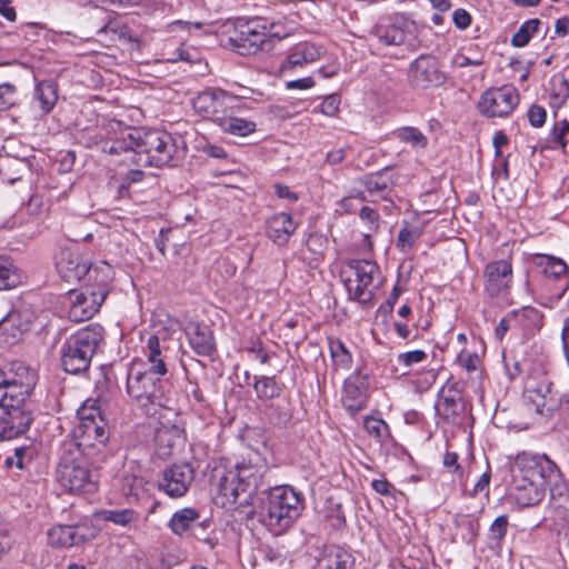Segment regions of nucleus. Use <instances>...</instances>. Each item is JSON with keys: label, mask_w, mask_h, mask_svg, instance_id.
<instances>
[{"label": "nucleus", "mask_w": 569, "mask_h": 569, "mask_svg": "<svg viewBox=\"0 0 569 569\" xmlns=\"http://www.w3.org/2000/svg\"><path fill=\"white\" fill-rule=\"evenodd\" d=\"M102 449L66 442L56 471L59 485L71 493L94 492L98 488L96 465Z\"/></svg>", "instance_id": "nucleus-1"}, {"label": "nucleus", "mask_w": 569, "mask_h": 569, "mask_svg": "<svg viewBox=\"0 0 569 569\" xmlns=\"http://www.w3.org/2000/svg\"><path fill=\"white\" fill-rule=\"evenodd\" d=\"M128 160L139 166L161 168L176 166L182 157L176 139L166 131L129 128L127 130Z\"/></svg>", "instance_id": "nucleus-2"}, {"label": "nucleus", "mask_w": 569, "mask_h": 569, "mask_svg": "<svg viewBox=\"0 0 569 569\" xmlns=\"http://www.w3.org/2000/svg\"><path fill=\"white\" fill-rule=\"evenodd\" d=\"M261 477L249 466H237L236 469L230 470L214 469L212 479L216 503L222 508L250 505L261 485Z\"/></svg>", "instance_id": "nucleus-3"}, {"label": "nucleus", "mask_w": 569, "mask_h": 569, "mask_svg": "<svg viewBox=\"0 0 569 569\" xmlns=\"http://www.w3.org/2000/svg\"><path fill=\"white\" fill-rule=\"evenodd\" d=\"M303 506V497L292 487H274L269 490L259 518L269 530L279 533L288 529L299 518Z\"/></svg>", "instance_id": "nucleus-4"}, {"label": "nucleus", "mask_w": 569, "mask_h": 569, "mask_svg": "<svg viewBox=\"0 0 569 569\" xmlns=\"http://www.w3.org/2000/svg\"><path fill=\"white\" fill-rule=\"evenodd\" d=\"M103 338L104 329L99 323H91L71 335L60 350L62 369L71 375L87 371Z\"/></svg>", "instance_id": "nucleus-5"}, {"label": "nucleus", "mask_w": 569, "mask_h": 569, "mask_svg": "<svg viewBox=\"0 0 569 569\" xmlns=\"http://www.w3.org/2000/svg\"><path fill=\"white\" fill-rule=\"evenodd\" d=\"M151 370L132 366L127 376V393L147 416H153L159 408L167 407L168 382Z\"/></svg>", "instance_id": "nucleus-6"}, {"label": "nucleus", "mask_w": 569, "mask_h": 569, "mask_svg": "<svg viewBox=\"0 0 569 569\" xmlns=\"http://www.w3.org/2000/svg\"><path fill=\"white\" fill-rule=\"evenodd\" d=\"M102 277L96 286L87 284L80 291L69 292L70 307L68 317L73 322H81L92 318L100 309L108 295V284L111 281V267L101 263Z\"/></svg>", "instance_id": "nucleus-7"}, {"label": "nucleus", "mask_w": 569, "mask_h": 569, "mask_svg": "<svg viewBox=\"0 0 569 569\" xmlns=\"http://www.w3.org/2000/svg\"><path fill=\"white\" fill-rule=\"evenodd\" d=\"M99 400L88 399L77 410L78 423L73 429L74 440L80 446L104 448L109 432L101 417Z\"/></svg>", "instance_id": "nucleus-8"}, {"label": "nucleus", "mask_w": 569, "mask_h": 569, "mask_svg": "<svg viewBox=\"0 0 569 569\" xmlns=\"http://www.w3.org/2000/svg\"><path fill=\"white\" fill-rule=\"evenodd\" d=\"M32 406L29 398L1 393L0 439L10 440L24 433L32 421Z\"/></svg>", "instance_id": "nucleus-9"}, {"label": "nucleus", "mask_w": 569, "mask_h": 569, "mask_svg": "<svg viewBox=\"0 0 569 569\" xmlns=\"http://www.w3.org/2000/svg\"><path fill=\"white\" fill-rule=\"evenodd\" d=\"M512 481H549L557 483L560 471L546 455L518 453L510 462Z\"/></svg>", "instance_id": "nucleus-10"}, {"label": "nucleus", "mask_w": 569, "mask_h": 569, "mask_svg": "<svg viewBox=\"0 0 569 569\" xmlns=\"http://www.w3.org/2000/svg\"><path fill=\"white\" fill-rule=\"evenodd\" d=\"M345 274L349 298L363 305L369 303L373 297V281L380 274L377 263L370 260H350Z\"/></svg>", "instance_id": "nucleus-11"}, {"label": "nucleus", "mask_w": 569, "mask_h": 569, "mask_svg": "<svg viewBox=\"0 0 569 569\" xmlns=\"http://www.w3.org/2000/svg\"><path fill=\"white\" fill-rule=\"evenodd\" d=\"M233 26L229 41L240 54H254L267 47L266 18H238Z\"/></svg>", "instance_id": "nucleus-12"}, {"label": "nucleus", "mask_w": 569, "mask_h": 569, "mask_svg": "<svg viewBox=\"0 0 569 569\" xmlns=\"http://www.w3.org/2000/svg\"><path fill=\"white\" fill-rule=\"evenodd\" d=\"M241 100L221 89L202 91L193 100L194 111L220 126L231 111H239Z\"/></svg>", "instance_id": "nucleus-13"}, {"label": "nucleus", "mask_w": 569, "mask_h": 569, "mask_svg": "<svg viewBox=\"0 0 569 569\" xmlns=\"http://www.w3.org/2000/svg\"><path fill=\"white\" fill-rule=\"evenodd\" d=\"M519 101L517 89L513 86L505 84L485 90L477 107L480 114L486 118H506L513 112Z\"/></svg>", "instance_id": "nucleus-14"}, {"label": "nucleus", "mask_w": 569, "mask_h": 569, "mask_svg": "<svg viewBox=\"0 0 569 569\" xmlns=\"http://www.w3.org/2000/svg\"><path fill=\"white\" fill-rule=\"evenodd\" d=\"M57 271L67 282H78L88 278L96 283L102 277L101 264L92 268L88 259L71 248L61 249L56 262Z\"/></svg>", "instance_id": "nucleus-15"}, {"label": "nucleus", "mask_w": 569, "mask_h": 569, "mask_svg": "<svg viewBox=\"0 0 569 569\" xmlns=\"http://www.w3.org/2000/svg\"><path fill=\"white\" fill-rule=\"evenodd\" d=\"M437 416L447 425H458L462 420L463 402L462 390L458 381L449 378L445 386L439 390L435 403Z\"/></svg>", "instance_id": "nucleus-16"}, {"label": "nucleus", "mask_w": 569, "mask_h": 569, "mask_svg": "<svg viewBox=\"0 0 569 569\" xmlns=\"http://www.w3.org/2000/svg\"><path fill=\"white\" fill-rule=\"evenodd\" d=\"M37 383V375L22 362H13L8 371L0 369V393L29 398Z\"/></svg>", "instance_id": "nucleus-17"}, {"label": "nucleus", "mask_w": 569, "mask_h": 569, "mask_svg": "<svg viewBox=\"0 0 569 569\" xmlns=\"http://www.w3.org/2000/svg\"><path fill=\"white\" fill-rule=\"evenodd\" d=\"M119 121H109L106 127L87 134V147L98 148L108 154L127 152V130Z\"/></svg>", "instance_id": "nucleus-18"}, {"label": "nucleus", "mask_w": 569, "mask_h": 569, "mask_svg": "<svg viewBox=\"0 0 569 569\" xmlns=\"http://www.w3.org/2000/svg\"><path fill=\"white\" fill-rule=\"evenodd\" d=\"M409 82L417 89L441 86L446 76L440 71L439 61L429 54H420L409 67Z\"/></svg>", "instance_id": "nucleus-19"}, {"label": "nucleus", "mask_w": 569, "mask_h": 569, "mask_svg": "<svg viewBox=\"0 0 569 569\" xmlns=\"http://www.w3.org/2000/svg\"><path fill=\"white\" fill-rule=\"evenodd\" d=\"M253 389L261 400L277 399L276 403L272 402L269 406L270 415L276 416L277 422H287L290 419V410L287 407L288 399L281 397L282 387L276 381L274 377L261 376L254 378Z\"/></svg>", "instance_id": "nucleus-20"}, {"label": "nucleus", "mask_w": 569, "mask_h": 569, "mask_svg": "<svg viewBox=\"0 0 569 569\" xmlns=\"http://www.w3.org/2000/svg\"><path fill=\"white\" fill-rule=\"evenodd\" d=\"M194 479V470L190 463L172 465L164 469L158 488L172 498L187 493Z\"/></svg>", "instance_id": "nucleus-21"}, {"label": "nucleus", "mask_w": 569, "mask_h": 569, "mask_svg": "<svg viewBox=\"0 0 569 569\" xmlns=\"http://www.w3.org/2000/svg\"><path fill=\"white\" fill-rule=\"evenodd\" d=\"M485 290L490 297L506 296L512 284V264L510 259L489 262L485 270Z\"/></svg>", "instance_id": "nucleus-22"}, {"label": "nucleus", "mask_w": 569, "mask_h": 569, "mask_svg": "<svg viewBox=\"0 0 569 569\" xmlns=\"http://www.w3.org/2000/svg\"><path fill=\"white\" fill-rule=\"evenodd\" d=\"M370 376L362 369H357L345 381L343 405L349 411H359L365 408Z\"/></svg>", "instance_id": "nucleus-23"}, {"label": "nucleus", "mask_w": 569, "mask_h": 569, "mask_svg": "<svg viewBox=\"0 0 569 569\" xmlns=\"http://www.w3.org/2000/svg\"><path fill=\"white\" fill-rule=\"evenodd\" d=\"M408 22L402 16L381 19L373 28L372 36L377 43L386 47H397L405 43L407 33L406 27Z\"/></svg>", "instance_id": "nucleus-24"}, {"label": "nucleus", "mask_w": 569, "mask_h": 569, "mask_svg": "<svg viewBox=\"0 0 569 569\" xmlns=\"http://www.w3.org/2000/svg\"><path fill=\"white\" fill-rule=\"evenodd\" d=\"M526 399L533 410L542 417H551L557 410V399L552 395V382L548 379L528 385Z\"/></svg>", "instance_id": "nucleus-25"}, {"label": "nucleus", "mask_w": 569, "mask_h": 569, "mask_svg": "<svg viewBox=\"0 0 569 569\" xmlns=\"http://www.w3.org/2000/svg\"><path fill=\"white\" fill-rule=\"evenodd\" d=\"M33 313L28 309H14L0 321V332L6 336L4 342L13 345L29 331Z\"/></svg>", "instance_id": "nucleus-26"}, {"label": "nucleus", "mask_w": 569, "mask_h": 569, "mask_svg": "<svg viewBox=\"0 0 569 569\" xmlns=\"http://www.w3.org/2000/svg\"><path fill=\"white\" fill-rule=\"evenodd\" d=\"M296 229L297 223L292 217L289 213L279 212L267 220L266 233L276 244L283 246L288 243Z\"/></svg>", "instance_id": "nucleus-27"}, {"label": "nucleus", "mask_w": 569, "mask_h": 569, "mask_svg": "<svg viewBox=\"0 0 569 569\" xmlns=\"http://www.w3.org/2000/svg\"><path fill=\"white\" fill-rule=\"evenodd\" d=\"M513 497L520 506H536L542 501L546 490L555 482L549 481H512Z\"/></svg>", "instance_id": "nucleus-28"}, {"label": "nucleus", "mask_w": 569, "mask_h": 569, "mask_svg": "<svg viewBox=\"0 0 569 569\" xmlns=\"http://www.w3.org/2000/svg\"><path fill=\"white\" fill-rule=\"evenodd\" d=\"M186 333L192 350L203 357H210L216 351V342L212 331L206 325L190 323Z\"/></svg>", "instance_id": "nucleus-29"}, {"label": "nucleus", "mask_w": 569, "mask_h": 569, "mask_svg": "<svg viewBox=\"0 0 569 569\" xmlns=\"http://www.w3.org/2000/svg\"><path fill=\"white\" fill-rule=\"evenodd\" d=\"M322 54L320 47L311 42H300L295 44L287 54L286 62L281 66V71L286 72L296 67H302L318 60Z\"/></svg>", "instance_id": "nucleus-30"}, {"label": "nucleus", "mask_w": 569, "mask_h": 569, "mask_svg": "<svg viewBox=\"0 0 569 569\" xmlns=\"http://www.w3.org/2000/svg\"><path fill=\"white\" fill-rule=\"evenodd\" d=\"M168 340L166 338L160 339L157 335L149 336L143 352L147 357V361L150 365L148 370H151L158 376H164L168 371L166 359L168 351Z\"/></svg>", "instance_id": "nucleus-31"}, {"label": "nucleus", "mask_w": 569, "mask_h": 569, "mask_svg": "<svg viewBox=\"0 0 569 569\" xmlns=\"http://www.w3.org/2000/svg\"><path fill=\"white\" fill-rule=\"evenodd\" d=\"M86 535L80 532L77 526L58 525L49 529L48 542L51 547L68 548L84 542Z\"/></svg>", "instance_id": "nucleus-32"}, {"label": "nucleus", "mask_w": 569, "mask_h": 569, "mask_svg": "<svg viewBox=\"0 0 569 569\" xmlns=\"http://www.w3.org/2000/svg\"><path fill=\"white\" fill-rule=\"evenodd\" d=\"M33 107L41 114H48L58 101V86L52 80H43L37 83L33 90Z\"/></svg>", "instance_id": "nucleus-33"}, {"label": "nucleus", "mask_w": 569, "mask_h": 569, "mask_svg": "<svg viewBox=\"0 0 569 569\" xmlns=\"http://www.w3.org/2000/svg\"><path fill=\"white\" fill-rule=\"evenodd\" d=\"M352 558L341 548L331 547L317 560L315 569H351Z\"/></svg>", "instance_id": "nucleus-34"}, {"label": "nucleus", "mask_w": 569, "mask_h": 569, "mask_svg": "<svg viewBox=\"0 0 569 569\" xmlns=\"http://www.w3.org/2000/svg\"><path fill=\"white\" fill-rule=\"evenodd\" d=\"M237 112L231 111L219 127L224 132L237 137H247L254 132L257 128L256 122L238 117Z\"/></svg>", "instance_id": "nucleus-35"}, {"label": "nucleus", "mask_w": 569, "mask_h": 569, "mask_svg": "<svg viewBox=\"0 0 569 569\" xmlns=\"http://www.w3.org/2000/svg\"><path fill=\"white\" fill-rule=\"evenodd\" d=\"M23 281L22 271L8 258L0 257V290H10Z\"/></svg>", "instance_id": "nucleus-36"}, {"label": "nucleus", "mask_w": 569, "mask_h": 569, "mask_svg": "<svg viewBox=\"0 0 569 569\" xmlns=\"http://www.w3.org/2000/svg\"><path fill=\"white\" fill-rule=\"evenodd\" d=\"M328 343L333 367L337 370H349L352 366V356L346 345L336 338H330Z\"/></svg>", "instance_id": "nucleus-37"}, {"label": "nucleus", "mask_w": 569, "mask_h": 569, "mask_svg": "<svg viewBox=\"0 0 569 569\" xmlns=\"http://www.w3.org/2000/svg\"><path fill=\"white\" fill-rule=\"evenodd\" d=\"M550 106L561 108L569 98V81L562 74H555L550 80Z\"/></svg>", "instance_id": "nucleus-38"}, {"label": "nucleus", "mask_w": 569, "mask_h": 569, "mask_svg": "<svg viewBox=\"0 0 569 569\" xmlns=\"http://www.w3.org/2000/svg\"><path fill=\"white\" fill-rule=\"evenodd\" d=\"M199 518V512L192 508H183L173 513L169 527L176 533L181 536L186 532Z\"/></svg>", "instance_id": "nucleus-39"}, {"label": "nucleus", "mask_w": 569, "mask_h": 569, "mask_svg": "<svg viewBox=\"0 0 569 569\" xmlns=\"http://www.w3.org/2000/svg\"><path fill=\"white\" fill-rule=\"evenodd\" d=\"M515 319L528 335L535 333L542 326V313L531 307H526L517 312Z\"/></svg>", "instance_id": "nucleus-40"}, {"label": "nucleus", "mask_w": 569, "mask_h": 569, "mask_svg": "<svg viewBox=\"0 0 569 569\" xmlns=\"http://www.w3.org/2000/svg\"><path fill=\"white\" fill-rule=\"evenodd\" d=\"M542 21L538 18L525 21L511 38V44L522 48L529 43L531 38L539 32Z\"/></svg>", "instance_id": "nucleus-41"}, {"label": "nucleus", "mask_w": 569, "mask_h": 569, "mask_svg": "<svg viewBox=\"0 0 569 569\" xmlns=\"http://www.w3.org/2000/svg\"><path fill=\"white\" fill-rule=\"evenodd\" d=\"M363 427L368 435L380 445L387 443L391 439L389 426L381 418L367 417L363 420Z\"/></svg>", "instance_id": "nucleus-42"}, {"label": "nucleus", "mask_w": 569, "mask_h": 569, "mask_svg": "<svg viewBox=\"0 0 569 569\" xmlns=\"http://www.w3.org/2000/svg\"><path fill=\"white\" fill-rule=\"evenodd\" d=\"M395 137L401 142L409 143L413 148H425L427 137L416 127H402L393 132Z\"/></svg>", "instance_id": "nucleus-43"}, {"label": "nucleus", "mask_w": 569, "mask_h": 569, "mask_svg": "<svg viewBox=\"0 0 569 569\" xmlns=\"http://www.w3.org/2000/svg\"><path fill=\"white\" fill-rule=\"evenodd\" d=\"M100 516L104 521H110L114 525L123 527L130 525L139 518V513L133 509L102 510Z\"/></svg>", "instance_id": "nucleus-44"}, {"label": "nucleus", "mask_w": 569, "mask_h": 569, "mask_svg": "<svg viewBox=\"0 0 569 569\" xmlns=\"http://www.w3.org/2000/svg\"><path fill=\"white\" fill-rule=\"evenodd\" d=\"M569 133V121L563 119L553 124L550 130V141L552 149H565L567 147L566 136Z\"/></svg>", "instance_id": "nucleus-45"}, {"label": "nucleus", "mask_w": 569, "mask_h": 569, "mask_svg": "<svg viewBox=\"0 0 569 569\" xmlns=\"http://www.w3.org/2000/svg\"><path fill=\"white\" fill-rule=\"evenodd\" d=\"M458 365L467 372L478 371L481 367V358L477 351L462 349L457 357Z\"/></svg>", "instance_id": "nucleus-46"}, {"label": "nucleus", "mask_w": 569, "mask_h": 569, "mask_svg": "<svg viewBox=\"0 0 569 569\" xmlns=\"http://www.w3.org/2000/svg\"><path fill=\"white\" fill-rule=\"evenodd\" d=\"M508 516L501 515L497 517L489 528V538L496 542L497 546H501L503 538L508 531Z\"/></svg>", "instance_id": "nucleus-47"}, {"label": "nucleus", "mask_w": 569, "mask_h": 569, "mask_svg": "<svg viewBox=\"0 0 569 569\" xmlns=\"http://www.w3.org/2000/svg\"><path fill=\"white\" fill-rule=\"evenodd\" d=\"M33 458V450L27 447H16L13 449V456H9L6 459L8 466H16L19 469H23Z\"/></svg>", "instance_id": "nucleus-48"}, {"label": "nucleus", "mask_w": 569, "mask_h": 569, "mask_svg": "<svg viewBox=\"0 0 569 569\" xmlns=\"http://www.w3.org/2000/svg\"><path fill=\"white\" fill-rule=\"evenodd\" d=\"M438 377V371L435 368L425 369L415 375V379L412 383L419 391L429 390L432 385L436 382Z\"/></svg>", "instance_id": "nucleus-49"}, {"label": "nucleus", "mask_w": 569, "mask_h": 569, "mask_svg": "<svg viewBox=\"0 0 569 569\" xmlns=\"http://www.w3.org/2000/svg\"><path fill=\"white\" fill-rule=\"evenodd\" d=\"M567 271L568 267L563 260L555 257H547L543 264V273L547 277L560 278L565 276Z\"/></svg>", "instance_id": "nucleus-50"}, {"label": "nucleus", "mask_w": 569, "mask_h": 569, "mask_svg": "<svg viewBox=\"0 0 569 569\" xmlns=\"http://www.w3.org/2000/svg\"><path fill=\"white\" fill-rule=\"evenodd\" d=\"M420 237L418 229L402 228L398 233L397 247L402 251H409L416 240Z\"/></svg>", "instance_id": "nucleus-51"}, {"label": "nucleus", "mask_w": 569, "mask_h": 569, "mask_svg": "<svg viewBox=\"0 0 569 569\" xmlns=\"http://www.w3.org/2000/svg\"><path fill=\"white\" fill-rule=\"evenodd\" d=\"M17 89L11 83L0 84V109H8L16 104Z\"/></svg>", "instance_id": "nucleus-52"}, {"label": "nucleus", "mask_w": 569, "mask_h": 569, "mask_svg": "<svg viewBox=\"0 0 569 569\" xmlns=\"http://www.w3.org/2000/svg\"><path fill=\"white\" fill-rule=\"evenodd\" d=\"M427 359V353L423 350H412L402 352L397 356V362L406 368L412 365L420 363Z\"/></svg>", "instance_id": "nucleus-53"}, {"label": "nucleus", "mask_w": 569, "mask_h": 569, "mask_svg": "<svg viewBox=\"0 0 569 569\" xmlns=\"http://www.w3.org/2000/svg\"><path fill=\"white\" fill-rule=\"evenodd\" d=\"M340 98L338 94H329L319 104L315 111H319L328 117H335L339 110Z\"/></svg>", "instance_id": "nucleus-54"}, {"label": "nucleus", "mask_w": 569, "mask_h": 569, "mask_svg": "<svg viewBox=\"0 0 569 569\" xmlns=\"http://www.w3.org/2000/svg\"><path fill=\"white\" fill-rule=\"evenodd\" d=\"M528 119L532 127L540 128L546 122L547 112L545 108L538 104H532L528 110Z\"/></svg>", "instance_id": "nucleus-55"}, {"label": "nucleus", "mask_w": 569, "mask_h": 569, "mask_svg": "<svg viewBox=\"0 0 569 569\" xmlns=\"http://www.w3.org/2000/svg\"><path fill=\"white\" fill-rule=\"evenodd\" d=\"M458 525L467 530V535L463 536V539L468 542L473 541L478 536L479 523L470 519L469 517H461L458 521Z\"/></svg>", "instance_id": "nucleus-56"}, {"label": "nucleus", "mask_w": 569, "mask_h": 569, "mask_svg": "<svg viewBox=\"0 0 569 569\" xmlns=\"http://www.w3.org/2000/svg\"><path fill=\"white\" fill-rule=\"evenodd\" d=\"M452 21L460 30L467 29L472 21L470 13L465 9H457L452 13Z\"/></svg>", "instance_id": "nucleus-57"}, {"label": "nucleus", "mask_w": 569, "mask_h": 569, "mask_svg": "<svg viewBox=\"0 0 569 569\" xmlns=\"http://www.w3.org/2000/svg\"><path fill=\"white\" fill-rule=\"evenodd\" d=\"M172 61H186L188 63H194L199 60L198 53L194 49H189L184 47H180L177 50V57L171 59Z\"/></svg>", "instance_id": "nucleus-58"}, {"label": "nucleus", "mask_w": 569, "mask_h": 569, "mask_svg": "<svg viewBox=\"0 0 569 569\" xmlns=\"http://www.w3.org/2000/svg\"><path fill=\"white\" fill-rule=\"evenodd\" d=\"M315 86V80L311 77H306L297 80L286 82L288 90H307Z\"/></svg>", "instance_id": "nucleus-59"}, {"label": "nucleus", "mask_w": 569, "mask_h": 569, "mask_svg": "<svg viewBox=\"0 0 569 569\" xmlns=\"http://www.w3.org/2000/svg\"><path fill=\"white\" fill-rule=\"evenodd\" d=\"M452 63L458 68H465L469 66H481L483 64V60L481 58L471 59L462 53H457L453 59Z\"/></svg>", "instance_id": "nucleus-60"}, {"label": "nucleus", "mask_w": 569, "mask_h": 569, "mask_svg": "<svg viewBox=\"0 0 569 569\" xmlns=\"http://www.w3.org/2000/svg\"><path fill=\"white\" fill-rule=\"evenodd\" d=\"M267 44L270 42L271 39H282L287 36V32L282 30V26L274 22H268L267 21Z\"/></svg>", "instance_id": "nucleus-61"}, {"label": "nucleus", "mask_w": 569, "mask_h": 569, "mask_svg": "<svg viewBox=\"0 0 569 569\" xmlns=\"http://www.w3.org/2000/svg\"><path fill=\"white\" fill-rule=\"evenodd\" d=\"M247 351L249 353H252L256 356V358L261 362V363H268L269 360H270V356L263 350V346H262V342L261 341H256L253 342L248 349Z\"/></svg>", "instance_id": "nucleus-62"}, {"label": "nucleus", "mask_w": 569, "mask_h": 569, "mask_svg": "<svg viewBox=\"0 0 569 569\" xmlns=\"http://www.w3.org/2000/svg\"><path fill=\"white\" fill-rule=\"evenodd\" d=\"M372 489L382 496H391L392 485L386 479H375L371 482Z\"/></svg>", "instance_id": "nucleus-63"}, {"label": "nucleus", "mask_w": 569, "mask_h": 569, "mask_svg": "<svg viewBox=\"0 0 569 569\" xmlns=\"http://www.w3.org/2000/svg\"><path fill=\"white\" fill-rule=\"evenodd\" d=\"M555 34L558 37H566L569 34V17L565 16L556 20Z\"/></svg>", "instance_id": "nucleus-64"}]
</instances>
